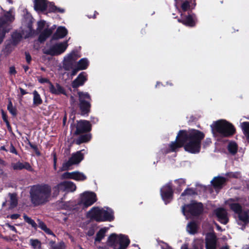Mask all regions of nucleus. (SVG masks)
<instances>
[{
	"mask_svg": "<svg viewBox=\"0 0 249 249\" xmlns=\"http://www.w3.org/2000/svg\"><path fill=\"white\" fill-rule=\"evenodd\" d=\"M204 133L197 129L180 130L175 141L169 145L170 152H174L180 148L183 147L185 151L191 154L199 153L201 141L204 138Z\"/></svg>",
	"mask_w": 249,
	"mask_h": 249,
	"instance_id": "1",
	"label": "nucleus"
},
{
	"mask_svg": "<svg viewBox=\"0 0 249 249\" xmlns=\"http://www.w3.org/2000/svg\"><path fill=\"white\" fill-rule=\"evenodd\" d=\"M52 187L46 183L37 184L31 186L30 198L34 206L45 204L49 201Z\"/></svg>",
	"mask_w": 249,
	"mask_h": 249,
	"instance_id": "2",
	"label": "nucleus"
},
{
	"mask_svg": "<svg viewBox=\"0 0 249 249\" xmlns=\"http://www.w3.org/2000/svg\"><path fill=\"white\" fill-rule=\"evenodd\" d=\"M212 127L213 133H217L222 138L231 137L236 133L234 126L225 120L214 122Z\"/></svg>",
	"mask_w": 249,
	"mask_h": 249,
	"instance_id": "3",
	"label": "nucleus"
},
{
	"mask_svg": "<svg viewBox=\"0 0 249 249\" xmlns=\"http://www.w3.org/2000/svg\"><path fill=\"white\" fill-rule=\"evenodd\" d=\"M87 217L97 222H111L114 219V212L111 209L107 211L98 207H92L87 213Z\"/></svg>",
	"mask_w": 249,
	"mask_h": 249,
	"instance_id": "4",
	"label": "nucleus"
},
{
	"mask_svg": "<svg viewBox=\"0 0 249 249\" xmlns=\"http://www.w3.org/2000/svg\"><path fill=\"white\" fill-rule=\"evenodd\" d=\"M130 243L127 235L115 233H111L108 237L107 244L113 249H126Z\"/></svg>",
	"mask_w": 249,
	"mask_h": 249,
	"instance_id": "5",
	"label": "nucleus"
},
{
	"mask_svg": "<svg viewBox=\"0 0 249 249\" xmlns=\"http://www.w3.org/2000/svg\"><path fill=\"white\" fill-rule=\"evenodd\" d=\"M181 210L183 214L186 216L196 218L203 213L204 206L201 202L192 200L189 204L183 205Z\"/></svg>",
	"mask_w": 249,
	"mask_h": 249,
	"instance_id": "6",
	"label": "nucleus"
},
{
	"mask_svg": "<svg viewBox=\"0 0 249 249\" xmlns=\"http://www.w3.org/2000/svg\"><path fill=\"white\" fill-rule=\"evenodd\" d=\"M78 107L82 116H89L91 112L92 99L90 94L87 92L79 91Z\"/></svg>",
	"mask_w": 249,
	"mask_h": 249,
	"instance_id": "7",
	"label": "nucleus"
},
{
	"mask_svg": "<svg viewBox=\"0 0 249 249\" xmlns=\"http://www.w3.org/2000/svg\"><path fill=\"white\" fill-rule=\"evenodd\" d=\"M67 41L63 42L55 43L52 45L49 49H43L42 52L44 54L52 56L59 55L63 53L68 47Z\"/></svg>",
	"mask_w": 249,
	"mask_h": 249,
	"instance_id": "8",
	"label": "nucleus"
},
{
	"mask_svg": "<svg viewBox=\"0 0 249 249\" xmlns=\"http://www.w3.org/2000/svg\"><path fill=\"white\" fill-rule=\"evenodd\" d=\"M97 201L96 195L94 192H85L81 195L80 200L78 204L82 206L83 208L90 206Z\"/></svg>",
	"mask_w": 249,
	"mask_h": 249,
	"instance_id": "9",
	"label": "nucleus"
},
{
	"mask_svg": "<svg viewBox=\"0 0 249 249\" xmlns=\"http://www.w3.org/2000/svg\"><path fill=\"white\" fill-rule=\"evenodd\" d=\"M76 129L73 132V136L78 135L83 133H90L92 125L89 121L86 120L77 121L75 126Z\"/></svg>",
	"mask_w": 249,
	"mask_h": 249,
	"instance_id": "10",
	"label": "nucleus"
},
{
	"mask_svg": "<svg viewBox=\"0 0 249 249\" xmlns=\"http://www.w3.org/2000/svg\"><path fill=\"white\" fill-rule=\"evenodd\" d=\"M84 158V155L81 152V151H78L75 153H73L69 160L63 163L62 170H68L70 167L72 165L79 164L83 160Z\"/></svg>",
	"mask_w": 249,
	"mask_h": 249,
	"instance_id": "11",
	"label": "nucleus"
},
{
	"mask_svg": "<svg viewBox=\"0 0 249 249\" xmlns=\"http://www.w3.org/2000/svg\"><path fill=\"white\" fill-rule=\"evenodd\" d=\"M80 56L76 52L72 51L65 57L63 62V68L66 71H70L76 66V61Z\"/></svg>",
	"mask_w": 249,
	"mask_h": 249,
	"instance_id": "12",
	"label": "nucleus"
},
{
	"mask_svg": "<svg viewBox=\"0 0 249 249\" xmlns=\"http://www.w3.org/2000/svg\"><path fill=\"white\" fill-rule=\"evenodd\" d=\"M179 23L187 27H194L197 21L196 16L192 12H188L187 15H181V18L178 19Z\"/></svg>",
	"mask_w": 249,
	"mask_h": 249,
	"instance_id": "13",
	"label": "nucleus"
},
{
	"mask_svg": "<svg viewBox=\"0 0 249 249\" xmlns=\"http://www.w3.org/2000/svg\"><path fill=\"white\" fill-rule=\"evenodd\" d=\"M4 14L0 17V30L3 31L5 29L9 31V30L7 28V27L14 21L15 17L12 15L11 10L4 11Z\"/></svg>",
	"mask_w": 249,
	"mask_h": 249,
	"instance_id": "14",
	"label": "nucleus"
},
{
	"mask_svg": "<svg viewBox=\"0 0 249 249\" xmlns=\"http://www.w3.org/2000/svg\"><path fill=\"white\" fill-rule=\"evenodd\" d=\"M162 200L166 204L173 198L174 191L172 184L168 183L162 186L160 190Z\"/></svg>",
	"mask_w": 249,
	"mask_h": 249,
	"instance_id": "15",
	"label": "nucleus"
},
{
	"mask_svg": "<svg viewBox=\"0 0 249 249\" xmlns=\"http://www.w3.org/2000/svg\"><path fill=\"white\" fill-rule=\"evenodd\" d=\"M213 214L220 223L226 225L229 222V219L228 216V213L224 208H216L213 211Z\"/></svg>",
	"mask_w": 249,
	"mask_h": 249,
	"instance_id": "16",
	"label": "nucleus"
},
{
	"mask_svg": "<svg viewBox=\"0 0 249 249\" xmlns=\"http://www.w3.org/2000/svg\"><path fill=\"white\" fill-rule=\"evenodd\" d=\"M62 177L63 178L72 179L76 181H84L87 179V177L83 173L79 171L65 172L62 174Z\"/></svg>",
	"mask_w": 249,
	"mask_h": 249,
	"instance_id": "17",
	"label": "nucleus"
},
{
	"mask_svg": "<svg viewBox=\"0 0 249 249\" xmlns=\"http://www.w3.org/2000/svg\"><path fill=\"white\" fill-rule=\"evenodd\" d=\"M217 237L214 232H208L205 238L206 249H216Z\"/></svg>",
	"mask_w": 249,
	"mask_h": 249,
	"instance_id": "18",
	"label": "nucleus"
},
{
	"mask_svg": "<svg viewBox=\"0 0 249 249\" xmlns=\"http://www.w3.org/2000/svg\"><path fill=\"white\" fill-rule=\"evenodd\" d=\"M88 80V74L85 71H82L79 74L78 76L71 83V86L73 89H77L80 86H83Z\"/></svg>",
	"mask_w": 249,
	"mask_h": 249,
	"instance_id": "19",
	"label": "nucleus"
},
{
	"mask_svg": "<svg viewBox=\"0 0 249 249\" xmlns=\"http://www.w3.org/2000/svg\"><path fill=\"white\" fill-rule=\"evenodd\" d=\"M78 137L73 139L71 144L75 143L77 145H80L83 143H87L89 142L91 138L92 135L91 133H83L78 135Z\"/></svg>",
	"mask_w": 249,
	"mask_h": 249,
	"instance_id": "20",
	"label": "nucleus"
},
{
	"mask_svg": "<svg viewBox=\"0 0 249 249\" xmlns=\"http://www.w3.org/2000/svg\"><path fill=\"white\" fill-rule=\"evenodd\" d=\"M180 249H204V241L202 239H195L191 244V247L189 248L187 244H183Z\"/></svg>",
	"mask_w": 249,
	"mask_h": 249,
	"instance_id": "21",
	"label": "nucleus"
},
{
	"mask_svg": "<svg viewBox=\"0 0 249 249\" xmlns=\"http://www.w3.org/2000/svg\"><path fill=\"white\" fill-rule=\"evenodd\" d=\"M227 180V179L226 178L218 176L214 177L211 181V183L214 189H221L225 184Z\"/></svg>",
	"mask_w": 249,
	"mask_h": 249,
	"instance_id": "22",
	"label": "nucleus"
},
{
	"mask_svg": "<svg viewBox=\"0 0 249 249\" xmlns=\"http://www.w3.org/2000/svg\"><path fill=\"white\" fill-rule=\"evenodd\" d=\"M68 34V30L65 27L60 26L52 36V40H57L64 38Z\"/></svg>",
	"mask_w": 249,
	"mask_h": 249,
	"instance_id": "23",
	"label": "nucleus"
},
{
	"mask_svg": "<svg viewBox=\"0 0 249 249\" xmlns=\"http://www.w3.org/2000/svg\"><path fill=\"white\" fill-rule=\"evenodd\" d=\"M59 186L62 187L63 191L74 192L76 189L75 183L71 181H64L59 183Z\"/></svg>",
	"mask_w": 249,
	"mask_h": 249,
	"instance_id": "24",
	"label": "nucleus"
},
{
	"mask_svg": "<svg viewBox=\"0 0 249 249\" xmlns=\"http://www.w3.org/2000/svg\"><path fill=\"white\" fill-rule=\"evenodd\" d=\"M50 92L55 95L63 94L66 95V92L64 89L60 84L56 83L55 86L53 84H51V86H49Z\"/></svg>",
	"mask_w": 249,
	"mask_h": 249,
	"instance_id": "25",
	"label": "nucleus"
},
{
	"mask_svg": "<svg viewBox=\"0 0 249 249\" xmlns=\"http://www.w3.org/2000/svg\"><path fill=\"white\" fill-rule=\"evenodd\" d=\"M54 29V28L45 29L39 35L38 38V41L41 43H44L53 34Z\"/></svg>",
	"mask_w": 249,
	"mask_h": 249,
	"instance_id": "26",
	"label": "nucleus"
},
{
	"mask_svg": "<svg viewBox=\"0 0 249 249\" xmlns=\"http://www.w3.org/2000/svg\"><path fill=\"white\" fill-rule=\"evenodd\" d=\"M47 3L46 0H35L34 8L36 11L44 12L47 10Z\"/></svg>",
	"mask_w": 249,
	"mask_h": 249,
	"instance_id": "27",
	"label": "nucleus"
},
{
	"mask_svg": "<svg viewBox=\"0 0 249 249\" xmlns=\"http://www.w3.org/2000/svg\"><path fill=\"white\" fill-rule=\"evenodd\" d=\"M239 220L244 223L242 227V230H244L246 226L249 223V215L247 212H242L241 213L238 214Z\"/></svg>",
	"mask_w": 249,
	"mask_h": 249,
	"instance_id": "28",
	"label": "nucleus"
},
{
	"mask_svg": "<svg viewBox=\"0 0 249 249\" xmlns=\"http://www.w3.org/2000/svg\"><path fill=\"white\" fill-rule=\"evenodd\" d=\"M187 231L191 234H195L197 233L198 226L194 221L190 222L187 226Z\"/></svg>",
	"mask_w": 249,
	"mask_h": 249,
	"instance_id": "29",
	"label": "nucleus"
},
{
	"mask_svg": "<svg viewBox=\"0 0 249 249\" xmlns=\"http://www.w3.org/2000/svg\"><path fill=\"white\" fill-rule=\"evenodd\" d=\"M22 37V36L21 33L17 32H14L11 36L12 44L14 46L17 45L20 41Z\"/></svg>",
	"mask_w": 249,
	"mask_h": 249,
	"instance_id": "30",
	"label": "nucleus"
},
{
	"mask_svg": "<svg viewBox=\"0 0 249 249\" xmlns=\"http://www.w3.org/2000/svg\"><path fill=\"white\" fill-rule=\"evenodd\" d=\"M89 65V62L87 58H83L79 60L76 64V66L80 70H84L88 68Z\"/></svg>",
	"mask_w": 249,
	"mask_h": 249,
	"instance_id": "31",
	"label": "nucleus"
},
{
	"mask_svg": "<svg viewBox=\"0 0 249 249\" xmlns=\"http://www.w3.org/2000/svg\"><path fill=\"white\" fill-rule=\"evenodd\" d=\"M51 249H65V245L64 242L61 241L56 243L55 241L51 240L49 242Z\"/></svg>",
	"mask_w": 249,
	"mask_h": 249,
	"instance_id": "32",
	"label": "nucleus"
},
{
	"mask_svg": "<svg viewBox=\"0 0 249 249\" xmlns=\"http://www.w3.org/2000/svg\"><path fill=\"white\" fill-rule=\"evenodd\" d=\"M33 104L34 105L37 106L42 104V100L38 92L35 90L33 91Z\"/></svg>",
	"mask_w": 249,
	"mask_h": 249,
	"instance_id": "33",
	"label": "nucleus"
},
{
	"mask_svg": "<svg viewBox=\"0 0 249 249\" xmlns=\"http://www.w3.org/2000/svg\"><path fill=\"white\" fill-rule=\"evenodd\" d=\"M229 206L230 209L237 214L241 213L242 211V207L239 203H231L229 204Z\"/></svg>",
	"mask_w": 249,
	"mask_h": 249,
	"instance_id": "34",
	"label": "nucleus"
},
{
	"mask_svg": "<svg viewBox=\"0 0 249 249\" xmlns=\"http://www.w3.org/2000/svg\"><path fill=\"white\" fill-rule=\"evenodd\" d=\"M107 229L106 228L101 229L96 233L95 242H100L105 237Z\"/></svg>",
	"mask_w": 249,
	"mask_h": 249,
	"instance_id": "35",
	"label": "nucleus"
},
{
	"mask_svg": "<svg viewBox=\"0 0 249 249\" xmlns=\"http://www.w3.org/2000/svg\"><path fill=\"white\" fill-rule=\"evenodd\" d=\"M228 150L231 154L235 155L238 150L237 144L234 142H229L228 145Z\"/></svg>",
	"mask_w": 249,
	"mask_h": 249,
	"instance_id": "36",
	"label": "nucleus"
},
{
	"mask_svg": "<svg viewBox=\"0 0 249 249\" xmlns=\"http://www.w3.org/2000/svg\"><path fill=\"white\" fill-rule=\"evenodd\" d=\"M9 196L10 197V205L9 209H12L17 206L18 204V199L16 194L9 193Z\"/></svg>",
	"mask_w": 249,
	"mask_h": 249,
	"instance_id": "37",
	"label": "nucleus"
},
{
	"mask_svg": "<svg viewBox=\"0 0 249 249\" xmlns=\"http://www.w3.org/2000/svg\"><path fill=\"white\" fill-rule=\"evenodd\" d=\"M244 134L249 142V122H244L241 124Z\"/></svg>",
	"mask_w": 249,
	"mask_h": 249,
	"instance_id": "38",
	"label": "nucleus"
},
{
	"mask_svg": "<svg viewBox=\"0 0 249 249\" xmlns=\"http://www.w3.org/2000/svg\"><path fill=\"white\" fill-rule=\"evenodd\" d=\"M197 192H196V189L193 188H187L181 194V196H194L196 195Z\"/></svg>",
	"mask_w": 249,
	"mask_h": 249,
	"instance_id": "39",
	"label": "nucleus"
},
{
	"mask_svg": "<svg viewBox=\"0 0 249 249\" xmlns=\"http://www.w3.org/2000/svg\"><path fill=\"white\" fill-rule=\"evenodd\" d=\"M23 219L24 221L27 223L28 224L31 225V226L34 228L35 229H37V225L35 222V221L32 219L31 217L27 216L26 214H24L23 215Z\"/></svg>",
	"mask_w": 249,
	"mask_h": 249,
	"instance_id": "40",
	"label": "nucleus"
},
{
	"mask_svg": "<svg viewBox=\"0 0 249 249\" xmlns=\"http://www.w3.org/2000/svg\"><path fill=\"white\" fill-rule=\"evenodd\" d=\"M30 242L34 249H40L41 248V243L38 239H31Z\"/></svg>",
	"mask_w": 249,
	"mask_h": 249,
	"instance_id": "41",
	"label": "nucleus"
},
{
	"mask_svg": "<svg viewBox=\"0 0 249 249\" xmlns=\"http://www.w3.org/2000/svg\"><path fill=\"white\" fill-rule=\"evenodd\" d=\"M7 109L9 112L14 117L17 115V110L16 107H14L11 100L8 102Z\"/></svg>",
	"mask_w": 249,
	"mask_h": 249,
	"instance_id": "42",
	"label": "nucleus"
},
{
	"mask_svg": "<svg viewBox=\"0 0 249 249\" xmlns=\"http://www.w3.org/2000/svg\"><path fill=\"white\" fill-rule=\"evenodd\" d=\"M27 139V143L30 146V147L33 149L35 152L37 156H40L41 155V153L39 151L37 146L36 144H33L32 142H30L28 138H26Z\"/></svg>",
	"mask_w": 249,
	"mask_h": 249,
	"instance_id": "43",
	"label": "nucleus"
},
{
	"mask_svg": "<svg viewBox=\"0 0 249 249\" xmlns=\"http://www.w3.org/2000/svg\"><path fill=\"white\" fill-rule=\"evenodd\" d=\"M23 163L20 161L12 164V168L14 170H21L23 169Z\"/></svg>",
	"mask_w": 249,
	"mask_h": 249,
	"instance_id": "44",
	"label": "nucleus"
},
{
	"mask_svg": "<svg viewBox=\"0 0 249 249\" xmlns=\"http://www.w3.org/2000/svg\"><path fill=\"white\" fill-rule=\"evenodd\" d=\"M46 21L44 20H41L37 22V30L40 32L45 26Z\"/></svg>",
	"mask_w": 249,
	"mask_h": 249,
	"instance_id": "45",
	"label": "nucleus"
},
{
	"mask_svg": "<svg viewBox=\"0 0 249 249\" xmlns=\"http://www.w3.org/2000/svg\"><path fill=\"white\" fill-rule=\"evenodd\" d=\"M53 196H57L60 191H63L62 187L59 186V184H58L57 185L55 186L53 188Z\"/></svg>",
	"mask_w": 249,
	"mask_h": 249,
	"instance_id": "46",
	"label": "nucleus"
},
{
	"mask_svg": "<svg viewBox=\"0 0 249 249\" xmlns=\"http://www.w3.org/2000/svg\"><path fill=\"white\" fill-rule=\"evenodd\" d=\"M56 9H57V6L53 2L50 3L49 6L48 12L49 13H55L56 12Z\"/></svg>",
	"mask_w": 249,
	"mask_h": 249,
	"instance_id": "47",
	"label": "nucleus"
},
{
	"mask_svg": "<svg viewBox=\"0 0 249 249\" xmlns=\"http://www.w3.org/2000/svg\"><path fill=\"white\" fill-rule=\"evenodd\" d=\"M190 7V3L187 0L183 2L181 5V8L183 11H186L188 9H189Z\"/></svg>",
	"mask_w": 249,
	"mask_h": 249,
	"instance_id": "48",
	"label": "nucleus"
},
{
	"mask_svg": "<svg viewBox=\"0 0 249 249\" xmlns=\"http://www.w3.org/2000/svg\"><path fill=\"white\" fill-rule=\"evenodd\" d=\"M8 150L11 153L14 154L16 155H18V152L12 142H11L9 149Z\"/></svg>",
	"mask_w": 249,
	"mask_h": 249,
	"instance_id": "49",
	"label": "nucleus"
},
{
	"mask_svg": "<svg viewBox=\"0 0 249 249\" xmlns=\"http://www.w3.org/2000/svg\"><path fill=\"white\" fill-rule=\"evenodd\" d=\"M8 32V31H6L5 29H4L3 31L0 30V44L3 42L5 34Z\"/></svg>",
	"mask_w": 249,
	"mask_h": 249,
	"instance_id": "50",
	"label": "nucleus"
},
{
	"mask_svg": "<svg viewBox=\"0 0 249 249\" xmlns=\"http://www.w3.org/2000/svg\"><path fill=\"white\" fill-rule=\"evenodd\" d=\"M25 169L28 171L32 172L33 171V169L32 167L31 166L30 164L28 162H25L23 163V169Z\"/></svg>",
	"mask_w": 249,
	"mask_h": 249,
	"instance_id": "51",
	"label": "nucleus"
},
{
	"mask_svg": "<svg viewBox=\"0 0 249 249\" xmlns=\"http://www.w3.org/2000/svg\"><path fill=\"white\" fill-rule=\"evenodd\" d=\"M38 82L41 84L48 83L49 84V86H51V84H53L49 80V79L46 78H40L38 79Z\"/></svg>",
	"mask_w": 249,
	"mask_h": 249,
	"instance_id": "52",
	"label": "nucleus"
},
{
	"mask_svg": "<svg viewBox=\"0 0 249 249\" xmlns=\"http://www.w3.org/2000/svg\"><path fill=\"white\" fill-rule=\"evenodd\" d=\"M38 227L40 228L43 231L45 230V229L47 228V226L45 224L44 222H43L42 221L38 220Z\"/></svg>",
	"mask_w": 249,
	"mask_h": 249,
	"instance_id": "53",
	"label": "nucleus"
},
{
	"mask_svg": "<svg viewBox=\"0 0 249 249\" xmlns=\"http://www.w3.org/2000/svg\"><path fill=\"white\" fill-rule=\"evenodd\" d=\"M2 118L5 123L9 122L6 113L3 110H1Z\"/></svg>",
	"mask_w": 249,
	"mask_h": 249,
	"instance_id": "54",
	"label": "nucleus"
},
{
	"mask_svg": "<svg viewBox=\"0 0 249 249\" xmlns=\"http://www.w3.org/2000/svg\"><path fill=\"white\" fill-rule=\"evenodd\" d=\"M20 215L19 214L15 213V214H10V215H7L6 217L7 218H11L12 219H17L18 218L20 217Z\"/></svg>",
	"mask_w": 249,
	"mask_h": 249,
	"instance_id": "55",
	"label": "nucleus"
},
{
	"mask_svg": "<svg viewBox=\"0 0 249 249\" xmlns=\"http://www.w3.org/2000/svg\"><path fill=\"white\" fill-rule=\"evenodd\" d=\"M175 182L178 183L179 186H181V185H184L185 184V180L183 178L176 179Z\"/></svg>",
	"mask_w": 249,
	"mask_h": 249,
	"instance_id": "56",
	"label": "nucleus"
},
{
	"mask_svg": "<svg viewBox=\"0 0 249 249\" xmlns=\"http://www.w3.org/2000/svg\"><path fill=\"white\" fill-rule=\"evenodd\" d=\"M9 73L10 75H15L17 74V71L16 70L15 67L14 66H11L9 68Z\"/></svg>",
	"mask_w": 249,
	"mask_h": 249,
	"instance_id": "57",
	"label": "nucleus"
},
{
	"mask_svg": "<svg viewBox=\"0 0 249 249\" xmlns=\"http://www.w3.org/2000/svg\"><path fill=\"white\" fill-rule=\"evenodd\" d=\"M25 58H26V62H27L28 64H30L31 62V60H32L31 56L30 54L28 52H25Z\"/></svg>",
	"mask_w": 249,
	"mask_h": 249,
	"instance_id": "58",
	"label": "nucleus"
},
{
	"mask_svg": "<svg viewBox=\"0 0 249 249\" xmlns=\"http://www.w3.org/2000/svg\"><path fill=\"white\" fill-rule=\"evenodd\" d=\"M72 70V71H71V76H74L75 75L77 72L79 71H80V69H79V68L76 66H75L73 69H71Z\"/></svg>",
	"mask_w": 249,
	"mask_h": 249,
	"instance_id": "59",
	"label": "nucleus"
},
{
	"mask_svg": "<svg viewBox=\"0 0 249 249\" xmlns=\"http://www.w3.org/2000/svg\"><path fill=\"white\" fill-rule=\"evenodd\" d=\"M94 233H95V231H94V229L90 228L88 230V232L87 233V234L89 236H91L94 235Z\"/></svg>",
	"mask_w": 249,
	"mask_h": 249,
	"instance_id": "60",
	"label": "nucleus"
},
{
	"mask_svg": "<svg viewBox=\"0 0 249 249\" xmlns=\"http://www.w3.org/2000/svg\"><path fill=\"white\" fill-rule=\"evenodd\" d=\"M6 226L8 227L11 231L15 232L16 233L17 232V230L16 228L13 225H11L9 223H6Z\"/></svg>",
	"mask_w": 249,
	"mask_h": 249,
	"instance_id": "61",
	"label": "nucleus"
},
{
	"mask_svg": "<svg viewBox=\"0 0 249 249\" xmlns=\"http://www.w3.org/2000/svg\"><path fill=\"white\" fill-rule=\"evenodd\" d=\"M212 143L211 139L210 138H206L204 142V146H207Z\"/></svg>",
	"mask_w": 249,
	"mask_h": 249,
	"instance_id": "62",
	"label": "nucleus"
},
{
	"mask_svg": "<svg viewBox=\"0 0 249 249\" xmlns=\"http://www.w3.org/2000/svg\"><path fill=\"white\" fill-rule=\"evenodd\" d=\"M46 233L50 235H54L53 231L49 228H47L44 231Z\"/></svg>",
	"mask_w": 249,
	"mask_h": 249,
	"instance_id": "63",
	"label": "nucleus"
},
{
	"mask_svg": "<svg viewBox=\"0 0 249 249\" xmlns=\"http://www.w3.org/2000/svg\"><path fill=\"white\" fill-rule=\"evenodd\" d=\"M19 89L20 90L21 95L22 96L28 93V92L25 90H24L23 89L21 88H19Z\"/></svg>",
	"mask_w": 249,
	"mask_h": 249,
	"instance_id": "64",
	"label": "nucleus"
}]
</instances>
